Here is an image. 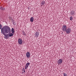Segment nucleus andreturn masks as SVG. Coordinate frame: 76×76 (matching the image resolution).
<instances>
[{
	"mask_svg": "<svg viewBox=\"0 0 76 76\" xmlns=\"http://www.w3.org/2000/svg\"><path fill=\"white\" fill-rule=\"evenodd\" d=\"M1 33L4 35H6L7 37H9V34L11 33V29L8 26H5L1 29Z\"/></svg>",
	"mask_w": 76,
	"mask_h": 76,
	"instance_id": "f257e3e1",
	"label": "nucleus"
},
{
	"mask_svg": "<svg viewBox=\"0 0 76 76\" xmlns=\"http://www.w3.org/2000/svg\"><path fill=\"white\" fill-rule=\"evenodd\" d=\"M66 31V34H70L71 32V29L70 28H68Z\"/></svg>",
	"mask_w": 76,
	"mask_h": 76,
	"instance_id": "f03ea898",
	"label": "nucleus"
},
{
	"mask_svg": "<svg viewBox=\"0 0 76 76\" xmlns=\"http://www.w3.org/2000/svg\"><path fill=\"white\" fill-rule=\"evenodd\" d=\"M63 62V59H59L57 61L58 64H61Z\"/></svg>",
	"mask_w": 76,
	"mask_h": 76,
	"instance_id": "7ed1b4c3",
	"label": "nucleus"
},
{
	"mask_svg": "<svg viewBox=\"0 0 76 76\" xmlns=\"http://www.w3.org/2000/svg\"><path fill=\"white\" fill-rule=\"evenodd\" d=\"M18 43L19 44H22V40L21 39H18Z\"/></svg>",
	"mask_w": 76,
	"mask_h": 76,
	"instance_id": "20e7f679",
	"label": "nucleus"
},
{
	"mask_svg": "<svg viewBox=\"0 0 76 76\" xmlns=\"http://www.w3.org/2000/svg\"><path fill=\"white\" fill-rule=\"evenodd\" d=\"M26 56L27 58H29L30 57V53L29 52H27L26 54Z\"/></svg>",
	"mask_w": 76,
	"mask_h": 76,
	"instance_id": "39448f33",
	"label": "nucleus"
},
{
	"mask_svg": "<svg viewBox=\"0 0 76 76\" xmlns=\"http://www.w3.org/2000/svg\"><path fill=\"white\" fill-rule=\"evenodd\" d=\"M39 35V32H38V31H37L35 34V37H38Z\"/></svg>",
	"mask_w": 76,
	"mask_h": 76,
	"instance_id": "423d86ee",
	"label": "nucleus"
},
{
	"mask_svg": "<svg viewBox=\"0 0 76 76\" xmlns=\"http://www.w3.org/2000/svg\"><path fill=\"white\" fill-rule=\"evenodd\" d=\"M34 19L33 17H31L30 20V22H34Z\"/></svg>",
	"mask_w": 76,
	"mask_h": 76,
	"instance_id": "0eeeda50",
	"label": "nucleus"
},
{
	"mask_svg": "<svg viewBox=\"0 0 76 76\" xmlns=\"http://www.w3.org/2000/svg\"><path fill=\"white\" fill-rule=\"evenodd\" d=\"M11 32L12 34H14V32H15V29L13 28H12Z\"/></svg>",
	"mask_w": 76,
	"mask_h": 76,
	"instance_id": "6e6552de",
	"label": "nucleus"
},
{
	"mask_svg": "<svg viewBox=\"0 0 76 76\" xmlns=\"http://www.w3.org/2000/svg\"><path fill=\"white\" fill-rule=\"evenodd\" d=\"M13 36V34L12 33H10L9 34V37H12V36Z\"/></svg>",
	"mask_w": 76,
	"mask_h": 76,
	"instance_id": "1a4fd4ad",
	"label": "nucleus"
},
{
	"mask_svg": "<svg viewBox=\"0 0 76 76\" xmlns=\"http://www.w3.org/2000/svg\"><path fill=\"white\" fill-rule=\"evenodd\" d=\"M75 12H74V11H72L71 12V14H72V15L73 16H74V15H75Z\"/></svg>",
	"mask_w": 76,
	"mask_h": 76,
	"instance_id": "9d476101",
	"label": "nucleus"
},
{
	"mask_svg": "<svg viewBox=\"0 0 76 76\" xmlns=\"http://www.w3.org/2000/svg\"><path fill=\"white\" fill-rule=\"evenodd\" d=\"M4 38H5V39H8L9 38V37L7 36H6L5 35H4Z\"/></svg>",
	"mask_w": 76,
	"mask_h": 76,
	"instance_id": "9b49d317",
	"label": "nucleus"
},
{
	"mask_svg": "<svg viewBox=\"0 0 76 76\" xmlns=\"http://www.w3.org/2000/svg\"><path fill=\"white\" fill-rule=\"evenodd\" d=\"M22 73H25V70L24 68H23L22 69Z\"/></svg>",
	"mask_w": 76,
	"mask_h": 76,
	"instance_id": "f8f14e48",
	"label": "nucleus"
},
{
	"mask_svg": "<svg viewBox=\"0 0 76 76\" xmlns=\"http://www.w3.org/2000/svg\"><path fill=\"white\" fill-rule=\"evenodd\" d=\"M28 65H26L25 66V69H28Z\"/></svg>",
	"mask_w": 76,
	"mask_h": 76,
	"instance_id": "ddd939ff",
	"label": "nucleus"
},
{
	"mask_svg": "<svg viewBox=\"0 0 76 76\" xmlns=\"http://www.w3.org/2000/svg\"><path fill=\"white\" fill-rule=\"evenodd\" d=\"M23 35H25V36H26V34H25V32L23 31Z\"/></svg>",
	"mask_w": 76,
	"mask_h": 76,
	"instance_id": "4468645a",
	"label": "nucleus"
},
{
	"mask_svg": "<svg viewBox=\"0 0 76 76\" xmlns=\"http://www.w3.org/2000/svg\"><path fill=\"white\" fill-rule=\"evenodd\" d=\"M45 3V1H43L42 2V4H43V5H44V4Z\"/></svg>",
	"mask_w": 76,
	"mask_h": 76,
	"instance_id": "2eb2a0df",
	"label": "nucleus"
},
{
	"mask_svg": "<svg viewBox=\"0 0 76 76\" xmlns=\"http://www.w3.org/2000/svg\"><path fill=\"white\" fill-rule=\"evenodd\" d=\"M26 65H27V66H29L30 65V63L29 62L27 63H26Z\"/></svg>",
	"mask_w": 76,
	"mask_h": 76,
	"instance_id": "dca6fc26",
	"label": "nucleus"
},
{
	"mask_svg": "<svg viewBox=\"0 0 76 76\" xmlns=\"http://www.w3.org/2000/svg\"><path fill=\"white\" fill-rule=\"evenodd\" d=\"M2 26L1 25V24H0V29H2Z\"/></svg>",
	"mask_w": 76,
	"mask_h": 76,
	"instance_id": "f3484780",
	"label": "nucleus"
},
{
	"mask_svg": "<svg viewBox=\"0 0 76 76\" xmlns=\"http://www.w3.org/2000/svg\"><path fill=\"white\" fill-rule=\"evenodd\" d=\"M63 27L64 28H67V26L66 25H64L63 26Z\"/></svg>",
	"mask_w": 76,
	"mask_h": 76,
	"instance_id": "a211bd4d",
	"label": "nucleus"
},
{
	"mask_svg": "<svg viewBox=\"0 0 76 76\" xmlns=\"http://www.w3.org/2000/svg\"><path fill=\"white\" fill-rule=\"evenodd\" d=\"M5 8L4 7H2V10H4Z\"/></svg>",
	"mask_w": 76,
	"mask_h": 76,
	"instance_id": "6ab92c4d",
	"label": "nucleus"
},
{
	"mask_svg": "<svg viewBox=\"0 0 76 76\" xmlns=\"http://www.w3.org/2000/svg\"><path fill=\"white\" fill-rule=\"evenodd\" d=\"M70 20H73V18H72V17H70Z\"/></svg>",
	"mask_w": 76,
	"mask_h": 76,
	"instance_id": "aec40b11",
	"label": "nucleus"
},
{
	"mask_svg": "<svg viewBox=\"0 0 76 76\" xmlns=\"http://www.w3.org/2000/svg\"><path fill=\"white\" fill-rule=\"evenodd\" d=\"M64 76H67V75L65 73H64Z\"/></svg>",
	"mask_w": 76,
	"mask_h": 76,
	"instance_id": "412c9836",
	"label": "nucleus"
},
{
	"mask_svg": "<svg viewBox=\"0 0 76 76\" xmlns=\"http://www.w3.org/2000/svg\"><path fill=\"white\" fill-rule=\"evenodd\" d=\"M64 31H66L67 30V28H64Z\"/></svg>",
	"mask_w": 76,
	"mask_h": 76,
	"instance_id": "4be33fe9",
	"label": "nucleus"
},
{
	"mask_svg": "<svg viewBox=\"0 0 76 76\" xmlns=\"http://www.w3.org/2000/svg\"><path fill=\"white\" fill-rule=\"evenodd\" d=\"M62 29H62V30H63V31H64V28H63V27H62Z\"/></svg>",
	"mask_w": 76,
	"mask_h": 76,
	"instance_id": "5701e85b",
	"label": "nucleus"
},
{
	"mask_svg": "<svg viewBox=\"0 0 76 76\" xmlns=\"http://www.w3.org/2000/svg\"><path fill=\"white\" fill-rule=\"evenodd\" d=\"M0 9L2 10V7H0Z\"/></svg>",
	"mask_w": 76,
	"mask_h": 76,
	"instance_id": "b1692460",
	"label": "nucleus"
},
{
	"mask_svg": "<svg viewBox=\"0 0 76 76\" xmlns=\"http://www.w3.org/2000/svg\"><path fill=\"white\" fill-rule=\"evenodd\" d=\"M13 24H14V25H16V24H15V22H14L13 23Z\"/></svg>",
	"mask_w": 76,
	"mask_h": 76,
	"instance_id": "393cba45",
	"label": "nucleus"
},
{
	"mask_svg": "<svg viewBox=\"0 0 76 76\" xmlns=\"http://www.w3.org/2000/svg\"><path fill=\"white\" fill-rule=\"evenodd\" d=\"M28 9H29V7H28Z\"/></svg>",
	"mask_w": 76,
	"mask_h": 76,
	"instance_id": "a878e982",
	"label": "nucleus"
}]
</instances>
